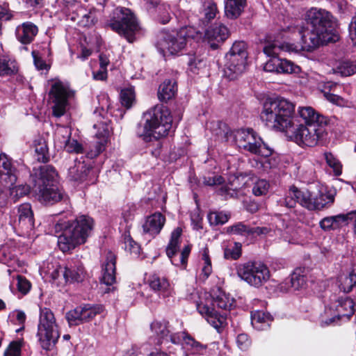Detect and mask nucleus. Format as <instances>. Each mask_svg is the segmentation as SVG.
I'll return each instance as SVG.
<instances>
[{
    "label": "nucleus",
    "mask_w": 356,
    "mask_h": 356,
    "mask_svg": "<svg viewBox=\"0 0 356 356\" xmlns=\"http://www.w3.org/2000/svg\"><path fill=\"white\" fill-rule=\"evenodd\" d=\"M115 16L109 23L111 29L132 42L134 34L138 29L136 18L131 10L125 8L116 9Z\"/></svg>",
    "instance_id": "obj_11"
},
{
    "label": "nucleus",
    "mask_w": 356,
    "mask_h": 356,
    "mask_svg": "<svg viewBox=\"0 0 356 356\" xmlns=\"http://www.w3.org/2000/svg\"><path fill=\"white\" fill-rule=\"evenodd\" d=\"M271 321V316L263 311L257 310L251 312V323L258 330L268 328Z\"/></svg>",
    "instance_id": "obj_34"
},
{
    "label": "nucleus",
    "mask_w": 356,
    "mask_h": 356,
    "mask_svg": "<svg viewBox=\"0 0 356 356\" xmlns=\"http://www.w3.org/2000/svg\"><path fill=\"white\" fill-rule=\"evenodd\" d=\"M89 170L90 168L83 161L76 159L68 169L67 178L72 181L82 182L86 179Z\"/></svg>",
    "instance_id": "obj_26"
},
{
    "label": "nucleus",
    "mask_w": 356,
    "mask_h": 356,
    "mask_svg": "<svg viewBox=\"0 0 356 356\" xmlns=\"http://www.w3.org/2000/svg\"><path fill=\"white\" fill-rule=\"evenodd\" d=\"M266 227H250L242 222H238L232 226L227 227V232L233 234L248 236V235H265L270 232Z\"/></svg>",
    "instance_id": "obj_25"
},
{
    "label": "nucleus",
    "mask_w": 356,
    "mask_h": 356,
    "mask_svg": "<svg viewBox=\"0 0 356 356\" xmlns=\"http://www.w3.org/2000/svg\"><path fill=\"white\" fill-rule=\"evenodd\" d=\"M302 49V45H296L290 43H281L278 41L267 42L264 47V52L268 56L271 57L264 65V69L266 72L291 74L300 71L298 65L293 62L282 59L277 56L282 51L298 52Z\"/></svg>",
    "instance_id": "obj_6"
},
{
    "label": "nucleus",
    "mask_w": 356,
    "mask_h": 356,
    "mask_svg": "<svg viewBox=\"0 0 356 356\" xmlns=\"http://www.w3.org/2000/svg\"><path fill=\"white\" fill-rule=\"evenodd\" d=\"M46 274L49 275L54 281H58V284L64 282V274H65V267L63 268L58 265L48 264Z\"/></svg>",
    "instance_id": "obj_41"
},
{
    "label": "nucleus",
    "mask_w": 356,
    "mask_h": 356,
    "mask_svg": "<svg viewBox=\"0 0 356 356\" xmlns=\"http://www.w3.org/2000/svg\"><path fill=\"white\" fill-rule=\"evenodd\" d=\"M354 305L353 300L348 297L339 299L336 305V312L338 316L348 318L355 312Z\"/></svg>",
    "instance_id": "obj_38"
},
{
    "label": "nucleus",
    "mask_w": 356,
    "mask_h": 356,
    "mask_svg": "<svg viewBox=\"0 0 356 356\" xmlns=\"http://www.w3.org/2000/svg\"><path fill=\"white\" fill-rule=\"evenodd\" d=\"M324 157L328 166L333 170L334 175H340L342 172V165L339 160L331 152H325Z\"/></svg>",
    "instance_id": "obj_44"
},
{
    "label": "nucleus",
    "mask_w": 356,
    "mask_h": 356,
    "mask_svg": "<svg viewBox=\"0 0 356 356\" xmlns=\"http://www.w3.org/2000/svg\"><path fill=\"white\" fill-rule=\"evenodd\" d=\"M236 343L241 350H245L250 346V341L248 336L243 333L237 336Z\"/></svg>",
    "instance_id": "obj_62"
},
{
    "label": "nucleus",
    "mask_w": 356,
    "mask_h": 356,
    "mask_svg": "<svg viewBox=\"0 0 356 356\" xmlns=\"http://www.w3.org/2000/svg\"><path fill=\"white\" fill-rule=\"evenodd\" d=\"M37 337L40 346L46 350H52L60 337L56 318L49 308L40 309Z\"/></svg>",
    "instance_id": "obj_9"
},
{
    "label": "nucleus",
    "mask_w": 356,
    "mask_h": 356,
    "mask_svg": "<svg viewBox=\"0 0 356 356\" xmlns=\"http://www.w3.org/2000/svg\"><path fill=\"white\" fill-rule=\"evenodd\" d=\"M148 283L152 290L162 293L164 297L170 295V286L165 277L154 274L149 276Z\"/></svg>",
    "instance_id": "obj_33"
},
{
    "label": "nucleus",
    "mask_w": 356,
    "mask_h": 356,
    "mask_svg": "<svg viewBox=\"0 0 356 356\" xmlns=\"http://www.w3.org/2000/svg\"><path fill=\"white\" fill-rule=\"evenodd\" d=\"M192 27H183L178 31H161L157 36L156 47L163 56L169 53L177 54L186 46L189 39L194 38Z\"/></svg>",
    "instance_id": "obj_8"
},
{
    "label": "nucleus",
    "mask_w": 356,
    "mask_h": 356,
    "mask_svg": "<svg viewBox=\"0 0 356 356\" xmlns=\"http://www.w3.org/2000/svg\"><path fill=\"white\" fill-rule=\"evenodd\" d=\"M107 142L105 140H99L96 143L94 147L88 152V156L90 158H95L102 153L105 148Z\"/></svg>",
    "instance_id": "obj_58"
},
{
    "label": "nucleus",
    "mask_w": 356,
    "mask_h": 356,
    "mask_svg": "<svg viewBox=\"0 0 356 356\" xmlns=\"http://www.w3.org/2000/svg\"><path fill=\"white\" fill-rule=\"evenodd\" d=\"M290 282L292 288L299 290L305 286L307 279L300 269H296L291 275Z\"/></svg>",
    "instance_id": "obj_43"
},
{
    "label": "nucleus",
    "mask_w": 356,
    "mask_h": 356,
    "mask_svg": "<svg viewBox=\"0 0 356 356\" xmlns=\"http://www.w3.org/2000/svg\"><path fill=\"white\" fill-rule=\"evenodd\" d=\"M17 181L16 169L6 154H0V184L10 188Z\"/></svg>",
    "instance_id": "obj_15"
},
{
    "label": "nucleus",
    "mask_w": 356,
    "mask_h": 356,
    "mask_svg": "<svg viewBox=\"0 0 356 356\" xmlns=\"http://www.w3.org/2000/svg\"><path fill=\"white\" fill-rule=\"evenodd\" d=\"M165 222V218L161 213H154L148 216L143 225V230L145 234L154 237L159 234Z\"/></svg>",
    "instance_id": "obj_23"
},
{
    "label": "nucleus",
    "mask_w": 356,
    "mask_h": 356,
    "mask_svg": "<svg viewBox=\"0 0 356 356\" xmlns=\"http://www.w3.org/2000/svg\"><path fill=\"white\" fill-rule=\"evenodd\" d=\"M181 233V228H175L171 234L170 240L166 248V254L168 257L171 259V262L176 266H178V263L177 262L175 257L179 250Z\"/></svg>",
    "instance_id": "obj_29"
},
{
    "label": "nucleus",
    "mask_w": 356,
    "mask_h": 356,
    "mask_svg": "<svg viewBox=\"0 0 356 356\" xmlns=\"http://www.w3.org/2000/svg\"><path fill=\"white\" fill-rule=\"evenodd\" d=\"M17 288L22 294H26L31 289V283L28 280L22 275L17 276Z\"/></svg>",
    "instance_id": "obj_56"
},
{
    "label": "nucleus",
    "mask_w": 356,
    "mask_h": 356,
    "mask_svg": "<svg viewBox=\"0 0 356 356\" xmlns=\"http://www.w3.org/2000/svg\"><path fill=\"white\" fill-rule=\"evenodd\" d=\"M15 62L0 59V76L10 75L17 72Z\"/></svg>",
    "instance_id": "obj_50"
},
{
    "label": "nucleus",
    "mask_w": 356,
    "mask_h": 356,
    "mask_svg": "<svg viewBox=\"0 0 356 356\" xmlns=\"http://www.w3.org/2000/svg\"><path fill=\"white\" fill-rule=\"evenodd\" d=\"M355 216V212L353 211L346 214L325 217L319 222V226L325 232L335 230L346 225L348 221L352 220Z\"/></svg>",
    "instance_id": "obj_20"
},
{
    "label": "nucleus",
    "mask_w": 356,
    "mask_h": 356,
    "mask_svg": "<svg viewBox=\"0 0 356 356\" xmlns=\"http://www.w3.org/2000/svg\"><path fill=\"white\" fill-rule=\"evenodd\" d=\"M340 318L341 316H338L337 312L332 314L331 308H326L324 315H321V316L320 323L322 327L334 325L340 319Z\"/></svg>",
    "instance_id": "obj_45"
},
{
    "label": "nucleus",
    "mask_w": 356,
    "mask_h": 356,
    "mask_svg": "<svg viewBox=\"0 0 356 356\" xmlns=\"http://www.w3.org/2000/svg\"><path fill=\"white\" fill-rule=\"evenodd\" d=\"M13 258V254L9 251L7 247L0 248V263L8 265Z\"/></svg>",
    "instance_id": "obj_63"
},
{
    "label": "nucleus",
    "mask_w": 356,
    "mask_h": 356,
    "mask_svg": "<svg viewBox=\"0 0 356 356\" xmlns=\"http://www.w3.org/2000/svg\"><path fill=\"white\" fill-rule=\"evenodd\" d=\"M202 182L205 186H213L222 184L224 182V179L220 175L204 176L202 178Z\"/></svg>",
    "instance_id": "obj_60"
},
{
    "label": "nucleus",
    "mask_w": 356,
    "mask_h": 356,
    "mask_svg": "<svg viewBox=\"0 0 356 356\" xmlns=\"http://www.w3.org/2000/svg\"><path fill=\"white\" fill-rule=\"evenodd\" d=\"M177 92V81L175 79H165L159 88L158 98L161 102H167L175 97Z\"/></svg>",
    "instance_id": "obj_27"
},
{
    "label": "nucleus",
    "mask_w": 356,
    "mask_h": 356,
    "mask_svg": "<svg viewBox=\"0 0 356 356\" xmlns=\"http://www.w3.org/2000/svg\"><path fill=\"white\" fill-rule=\"evenodd\" d=\"M36 184V197L40 203L52 205L63 199V194L58 186V173L53 166L40 168Z\"/></svg>",
    "instance_id": "obj_7"
},
{
    "label": "nucleus",
    "mask_w": 356,
    "mask_h": 356,
    "mask_svg": "<svg viewBox=\"0 0 356 356\" xmlns=\"http://www.w3.org/2000/svg\"><path fill=\"white\" fill-rule=\"evenodd\" d=\"M339 287L344 293H349L356 285V266L346 274L339 277Z\"/></svg>",
    "instance_id": "obj_35"
},
{
    "label": "nucleus",
    "mask_w": 356,
    "mask_h": 356,
    "mask_svg": "<svg viewBox=\"0 0 356 356\" xmlns=\"http://www.w3.org/2000/svg\"><path fill=\"white\" fill-rule=\"evenodd\" d=\"M305 21L307 29L299 31L303 49L312 51L321 44L338 40L334 30L336 22L330 12L322 8H312L306 13Z\"/></svg>",
    "instance_id": "obj_1"
},
{
    "label": "nucleus",
    "mask_w": 356,
    "mask_h": 356,
    "mask_svg": "<svg viewBox=\"0 0 356 356\" xmlns=\"http://www.w3.org/2000/svg\"><path fill=\"white\" fill-rule=\"evenodd\" d=\"M270 188V184L266 179H259L252 187V191L255 196L266 195Z\"/></svg>",
    "instance_id": "obj_48"
},
{
    "label": "nucleus",
    "mask_w": 356,
    "mask_h": 356,
    "mask_svg": "<svg viewBox=\"0 0 356 356\" xmlns=\"http://www.w3.org/2000/svg\"><path fill=\"white\" fill-rule=\"evenodd\" d=\"M235 144L240 149L254 154L267 157L272 150L252 129H241L233 132Z\"/></svg>",
    "instance_id": "obj_10"
},
{
    "label": "nucleus",
    "mask_w": 356,
    "mask_h": 356,
    "mask_svg": "<svg viewBox=\"0 0 356 356\" xmlns=\"http://www.w3.org/2000/svg\"><path fill=\"white\" fill-rule=\"evenodd\" d=\"M298 113L300 117L305 121V125L311 124H322L323 122V118L311 106L299 108Z\"/></svg>",
    "instance_id": "obj_36"
},
{
    "label": "nucleus",
    "mask_w": 356,
    "mask_h": 356,
    "mask_svg": "<svg viewBox=\"0 0 356 356\" xmlns=\"http://www.w3.org/2000/svg\"><path fill=\"white\" fill-rule=\"evenodd\" d=\"M86 277V272L83 266L79 264H69L65 266V274H64V282H81Z\"/></svg>",
    "instance_id": "obj_30"
},
{
    "label": "nucleus",
    "mask_w": 356,
    "mask_h": 356,
    "mask_svg": "<svg viewBox=\"0 0 356 356\" xmlns=\"http://www.w3.org/2000/svg\"><path fill=\"white\" fill-rule=\"evenodd\" d=\"M335 72L341 76H348L356 73V61L355 60H341L335 68Z\"/></svg>",
    "instance_id": "obj_39"
},
{
    "label": "nucleus",
    "mask_w": 356,
    "mask_h": 356,
    "mask_svg": "<svg viewBox=\"0 0 356 356\" xmlns=\"http://www.w3.org/2000/svg\"><path fill=\"white\" fill-rule=\"evenodd\" d=\"M48 149L45 145H40L35 148V153L37 154V160L39 162L46 163L48 161L47 156Z\"/></svg>",
    "instance_id": "obj_61"
},
{
    "label": "nucleus",
    "mask_w": 356,
    "mask_h": 356,
    "mask_svg": "<svg viewBox=\"0 0 356 356\" xmlns=\"http://www.w3.org/2000/svg\"><path fill=\"white\" fill-rule=\"evenodd\" d=\"M18 220L22 228L31 229L34 227L33 213L30 204L24 203L19 207Z\"/></svg>",
    "instance_id": "obj_28"
},
{
    "label": "nucleus",
    "mask_w": 356,
    "mask_h": 356,
    "mask_svg": "<svg viewBox=\"0 0 356 356\" xmlns=\"http://www.w3.org/2000/svg\"><path fill=\"white\" fill-rule=\"evenodd\" d=\"M206 298V303H197V309L218 332H221L227 325L226 312L232 308L234 300L220 289L213 290Z\"/></svg>",
    "instance_id": "obj_5"
},
{
    "label": "nucleus",
    "mask_w": 356,
    "mask_h": 356,
    "mask_svg": "<svg viewBox=\"0 0 356 356\" xmlns=\"http://www.w3.org/2000/svg\"><path fill=\"white\" fill-rule=\"evenodd\" d=\"M125 250L136 254L140 252L139 245L133 240L129 232H125L123 236Z\"/></svg>",
    "instance_id": "obj_51"
},
{
    "label": "nucleus",
    "mask_w": 356,
    "mask_h": 356,
    "mask_svg": "<svg viewBox=\"0 0 356 356\" xmlns=\"http://www.w3.org/2000/svg\"><path fill=\"white\" fill-rule=\"evenodd\" d=\"M172 126V116L167 106L156 105L143 115L142 121L137 125L136 135L145 142L165 137Z\"/></svg>",
    "instance_id": "obj_4"
},
{
    "label": "nucleus",
    "mask_w": 356,
    "mask_h": 356,
    "mask_svg": "<svg viewBox=\"0 0 356 356\" xmlns=\"http://www.w3.org/2000/svg\"><path fill=\"white\" fill-rule=\"evenodd\" d=\"M241 244L234 243L232 245L227 247L224 250V257L227 259H238L241 255Z\"/></svg>",
    "instance_id": "obj_46"
},
{
    "label": "nucleus",
    "mask_w": 356,
    "mask_h": 356,
    "mask_svg": "<svg viewBox=\"0 0 356 356\" xmlns=\"http://www.w3.org/2000/svg\"><path fill=\"white\" fill-rule=\"evenodd\" d=\"M246 6V0H226L225 3V15L229 19H236L242 14Z\"/></svg>",
    "instance_id": "obj_31"
},
{
    "label": "nucleus",
    "mask_w": 356,
    "mask_h": 356,
    "mask_svg": "<svg viewBox=\"0 0 356 356\" xmlns=\"http://www.w3.org/2000/svg\"><path fill=\"white\" fill-rule=\"evenodd\" d=\"M226 56L248 58L247 44L243 41L235 42Z\"/></svg>",
    "instance_id": "obj_42"
},
{
    "label": "nucleus",
    "mask_w": 356,
    "mask_h": 356,
    "mask_svg": "<svg viewBox=\"0 0 356 356\" xmlns=\"http://www.w3.org/2000/svg\"><path fill=\"white\" fill-rule=\"evenodd\" d=\"M180 344L183 346L185 356H204L207 353V346L196 341L185 331H182Z\"/></svg>",
    "instance_id": "obj_17"
},
{
    "label": "nucleus",
    "mask_w": 356,
    "mask_h": 356,
    "mask_svg": "<svg viewBox=\"0 0 356 356\" xmlns=\"http://www.w3.org/2000/svg\"><path fill=\"white\" fill-rule=\"evenodd\" d=\"M229 218L227 213L219 211H212L208 215L210 224L213 225H223L228 221Z\"/></svg>",
    "instance_id": "obj_49"
},
{
    "label": "nucleus",
    "mask_w": 356,
    "mask_h": 356,
    "mask_svg": "<svg viewBox=\"0 0 356 356\" xmlns=\"http://www.w3.org/2000/svg\"><path fill=\"white\" fill-rule=\"evenodd\" d=\"M295 105L282 98H267L260 113L261 122L268 128L289 134L293 124Z\"/></svg>",
    "instance_id": "obj_3"
},
{
    "label": "nucleus",
    "mask_w": 356,
    "mask_h": 356,
    "mask_svg": "<svg viewBox=\"0 0 356 356\" xmlns=\"http://www.w3.org/2000/svg\"><path fill=\"white\" fill-rule=\"evenodd\" d=\"M120 100L122 106L127 108L131 107L135 101V92L132 88H124L121 90Z\"/></svg>",
    "instance_id": "obj_47"
},
{
    "label": "nucleus",
    "mask_w": 356,
    "mask_h": 356,
    "mask_svg": "<svg viewBox=\"0 0 356 356\" xmlns=\"http://www.w3.org/2000/svg\"><path fill=\"white\" fill-rule=\"evenodd\" d=\"M218 13L216 4L211 1H205L202 5L200 12V21L204 25H207L211 20L213 19Z\"/></svg>",
    "instance_id": "obj_37"
},
{
    "label": "nucleus",
    "mask_w": 356,
    "mask_h": 356,
    "mask_svg": "<svg viewBox=\"0 0 356 356\" xmlns=\"http://www.w3.org/2000/svg\"><path fill=\"white\" fill-rule=\"evenodd\" d=\"M229 31L227 26L219 23L209 27L205 32V38L212 49H217L229 36Z\"/></svg>",
    "instance_id": "obj_18"
},
{
    "label": "nucleus",
    "mask_w": 356,
    "mask_h": 356,
    "mask_svg": "<svg viewBox=\"0 0 356 356\" xmlns=\"http://www.w3.org/2000/svg\"><path fill=\"white\" fill-rule=\"evenodd\" d=\"M38 32V29L32 22H24L16 29V38L22 44H30Z\"/></svg>",
    "instance_id": "obj_24"
},
{
    "label": "nucleus",
    "mask_w": 356,
    "mask_h": 356,
    "mask_svg": "<svg viewBox=\"0 0 356 356\" xmlns=\"http://www.w3.org/2000/svg\"><path fill=\"white\" fill-rule=\"evenodd\" d=\"M54 228L58 236V246L63 252H68L86 242L93 228V220L81 215L73 220L59 218L55 220Z\"/></svg>",
    "instance_id": "obj_2"
},
{
    "label": "nucleus",
    "mask_w": 356,
    "mask_h": 356,
    "mask_svg": "<svg viewBox=\"0 0 356 356\" xmlns=\"http://www.w3.org/2000/svg\"><path fill=\"white\" fill-rule=\"evenodd\" d=\"M324 97L327 101L337 106H343L347 104V101L345 99L334 92L325 91Z\"/></svg>",
    "instance_id": "obj_55"
},
{
    "label": "nucleus",
    "mask_w": 356,
    "mask_h": 356,
    "mask_svg": "<svg viewBox=\"0 0 356 356\" xmlns=\"http://www.w3.org/2000/svg\"><path fill=\"white\" fill-rule=\"evenodd\" d=\"M202 259L204 261V266L202 271L204 277L207 278L212 272L211 261L209 255V250L205 248L202 250Z\"/></svg>",
    "instance_id": "obj_53"
},
{
    "label": "nucleus",
    "mask_w": 356,
    "mask_h": 356,
    "mask_svg": "<svg viewBox=\"0 0 356 356\" xmlns=\"http://www.w3.org/2000/svg\"><path fill=\"white\" fill-rule=\"evenodd\" d=\"M311 193L307 190L301 191L296 186H291L286 193L284 203L288 208H293L298 203L307 209Z\"/></svg>",
    "instance_id": "obj_19"
},
{
    "label": "nucleus",
    "mask_w": 356,
    "mask_h": 356,
    "mask_svg": "<svg viewBox=\"0 0 356 356\" xmlns=\"http://www.w3.org/2000/svg\"><path fill=\"white\" fill-rule=\"evenodd\" d=\"M115 254L111 251H108L102 266V281L106 285L111 286L115 282Z\"/></svg>",
    "instance_id": "obj_21"
},
{
    "label": "nucleus",
    "mask_w": 356,
    "mask_h": 356,
    "mask_svg": "<svg viewBox=\"0 0 356 356\" xmlns=\"http://www.w3.org/2000/svg\"><path fill=\"white\" fill-rule=\"evenodd\" d=\"M334 197L327 193L319 192L313 195L311 193L309 202L307 203V209L309 210H321L327 204L332 203Z\"/></svg>",
    "instance_id": "obj_32"
},
{
    "label": "nucleus",
    "mask_w": 356,
    "mask_h": 356,
    "mask_svg": "<svg viewBox=\"0 0 356 356\" xmlns=\"http://www.w3.org/2000/svg\"><path fill=\"white\" fill-rule=\"evenodd\" d=\"M21 342L13 341L4 353V356H20Z\"/></svg>",
    "instance_id": "obj_57"
},
{
    "label": "nucleus",
    "mask_w": 356,
    "mask_h": 356,
    "mask_svg": "<svg viewBox=\"0 0 356 356\" xmlns=\"http://www.w3.org/2000/svg\"><path fill=\"white\" fill-rule=\"evenodd\" d=\"M67 137L68 139H67L65 142V149L70 153H81L83 150L81 145L76 140H71L69 135Z\"/></svg>",
    "instance_id": "obj_54"
},
{
    "label": "nucleus",
    "mask_w": 356,
    "mask_h": 356,
    "mask_svg": "<svg viewBox=\"0 0 356 356\" xmlns=\"http://www.w3.org/2000/svg\"><path fill=\"white\" fill-rule=\"evenodd\" d=\"M224 76L229 80H235L241 76L246 69L247 58L225 56Z\"/></svg>",
    "instance_id": "obj_16"
},
{
    "label": "nucleus",
    "mask_w": 356,
    "mask_h": 356,
    "mask_svg": "<svg viewBox=\"0 0 356 356\" xmlns=\"http://www.w3.org/2000/svg\"><path fill=\"white\" fill-rule=\"evenodd\" d=\"M10 195H13L15 192V196H23L29 193V187L28 186H18L14 187L13 186L8 188Z\"/></svg>",
    "instance_id": "obj_64"
},
{
    "label": "nucleus",
    "mask_w": 356,
    "mask_h": 356,
    "mask_svg": "<svg viewBox=\"0 0 356 356\" xmlns=\"http://www.w3.org/2000/svg\"><path fill=\"white\" fill-rule=\"evenodd\" d=\"M106 113L102 107L101 111L96 109L93 113V117L97 120V122L93 124V128L97 130L95 136L99 140L108 141V137L110 134L109 120H105L104 115Z\"/></svg>",
    "instance_id": "obj_22"
},
{
    "label": "nucleus",
    "mask_w": 356,
    "mask_h": 356,
    "mask_svg": "<svg viewBox=\"0 0 356 356\" xmlns=\"http://www.w3.org/2000/svg\"><path fill=\"white\" fill-rule=\"evenodd\" d=\"M102 311V307L99 306L85 305L83 312V323L94 318L97 314Z\"/></svg>",
    "instance_id": "obj_52"
},
{
    "label": "nucleus",
    "mask_w": 356,
    "mask_h": 356,
    "mask_svg": "<svg viewBox=\"0 0 356 356\" xmlns=\"http://www.w3.org/2000/svg\"><path fill=\"white\" fill-rule=\"evenodd\" d=\"M107 142L105 140H99L96 143L94 147L88 152V156L90 158H95L102 153L105 148Z\"/></svg>",
    "instance_id": "obj_59"
},
{
    "label": "nucleus",
    "mask_w": 356,
    "mask_h": 356,
    "mask_svg": "<svg viewBox=\"0 0 356 356\" xmlns=\"http://www.w3.org/2000/svg\"><path fill=\"white\" fill-rule=\"evenodd\" d=\"M238 276L250 286L259 287L270 278V271L260 261H248L239 264L236 268Z\"/></svg>",
    "instance_id": "obj_12"
},
{
    "label": "nucleus",
    "mask_w": 356,
    "mask_h": 356,
    "mask_svg": "<svg viewBox=\"0 0 356 356\" xmlns=\"http://www.w3.org/2000/svg\"><path fill=\"white\" fill-rule=\"evenodd\" d=\"M84 305L76 307L66 313L65 317L70 326L83 323Z\"/></svg>",
    "instance_id": "obj_40"
},
{
    "label": "nucleus",
    "mask_w": 356,
    "mask_h": 356,
    "mask_svg": "<svg viewBox=\"0 0 356 356\" xmlns=\"http://www.w3.org/2000/svg\"><path fill=\"white\" fill-rule=\"evenodd\" d=\"M74 91L67 83L58 79L52 81L49 97L52 103L53 115L57 118L63 115L69 106L70 99L73 97Z\"/></svg>",
    "instance_id": "obj_13"
},
{
    "label": "nucleus",
    "mask_w": 356,
    "mask_h": 356,
    "mask_svg": "<svg viewBox=\"0 0 356 356\" xmlns=\"http://www.w3.org/2000/svg\"><path fill=\"white\" fill-rule=\"evenodd\" d=\"M325 133V127L320 124H300L297 129L292 127L289 137L298 145L314 147L323 138Z\"/></svg>",
    "instance_id": "obj_14"
}]
</instances>
